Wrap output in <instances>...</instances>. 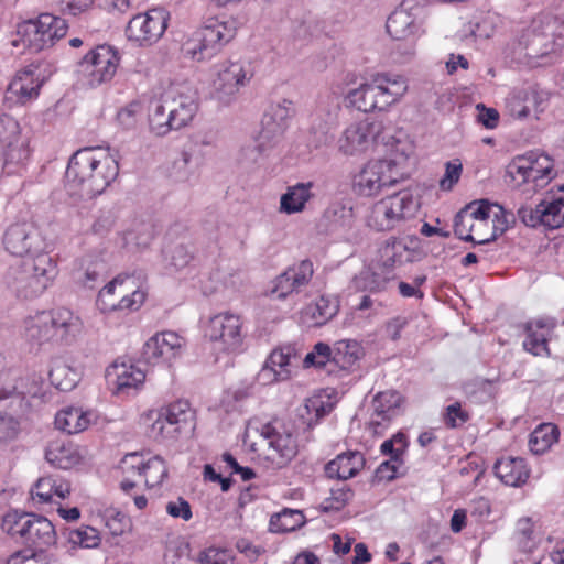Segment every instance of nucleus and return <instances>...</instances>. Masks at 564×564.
I'll return each mask as SVG.
<instances>
[{
	"label": "nucleus",
	"instance_id": "603ef678",
	"mask_svg": "<svg viewBox=\"0 0 564 564\" xmlns=\"http://www.w3.org/2000/svg\"><path fill=\"white\" fill-rule=\"evenodd\" d=\"M128 279V275L119 274L100 290L97 304L102 312H110L115 308V302L108 301V296L113 294L117 285H122Z\"/></svg>",
	"mask_w": 564,
	"mask_h": 564
},
{
	"label": "nucleus",
	"instance_id": "b1692460",
	"mask_svg": "<svg viewBox=\"0 0 564 564\" xmlns=\"http://www.w3.org/2000/svg\"><path fill=\"white\" fill-rule=\"evenodd\" d=\"M313 273V263L308 260H303L297 264L289 267L283 273L278 275L273 281L270 293L275 295L276 299L283 300L293 292H300L302 288L306 286L312 280Z\"/></svg>",
	"mask_w": 564,
	"mask_h": 564
},
{
	"label": "nucleus",
	"instance_id": "5701e85b",
	"mask_svg": "<svg viewBox=\"0 0 564 564\" xmlns=\"http://www.w3.org/2000/svg\"><path fill=\"white\" fill-rule=\"evenodd\" d=\"M402 395L394 390L377 393L371 402L372 413L369 429L373 434H382L391 421L401 413Z\"/></svg>",
	"mask_w": 564,
	"mask_h": 564
},
{
	"label": "nucleus",
	"instance_id": "3c124183",
	"mask_svg": "<svg viewBox=\"0 0 564 564\" xmlns=\"http://www.w3.org/2000/svg\"><path fill=\"white\" fill-rule=\"evenodd\" d=\"M474 220L469 214L463 208L455 215L454 218V232L457 238L464 241L476 242L471 231L474 229Z\"/></svg>",
	"mask_w": 564,
	"mask_h": 564
},
{
	"label": "nucleus",
	"instance_id": "9d476101",
	"mask_svg": "<svg viewBox=\"0 0 564 564\" xmlns=\"http://www.w3.org/2000/svg\"><path fill=\"white\" fill-rule=\"evenodd\" d=\"M291 106V101L283 100L282 104L272 105L269 108L261 121L262 129L259 134V140L241 149V162L257 163L264 150L265 142H270L274 138L282 135L286 129V122L292 116Z\"/></svg>",
	"mask_w": 564,
	"mask_h": 564
},
{
	"label": "nucleus",
	"instance_id": "a19ab883",
	"mask_svg": "<svg viewBox=\"0 0 564 564\" xmlns=\"http://www.w3.org/2000/svg\"><path fill=\"white\" fill-rule=\"evenodd\" d=\"M46 460L59 468L69 469L79 462V455L70 445L51 444L45 452Z\"/></svg>",
	"mask_w": 564,
	"mask_h": 564
},
{
	"label": "nucleus",
	"instance_id": "4468645a",
	"mask_svg": "<svg viewBox=\"0 0 564 564\" xmlns=\"http://www.w3.org/2000/svg\"><path fill=\"white\" fill-rule=\"evenodd\" d=\"M564 29L556 26L552 34L529 32L524 35L523 56L531 67L553 64L564 54Z\"/></svg>",
	"mask_w": 564,
	"mask_h": 564
},
{
	"label": "nucleus",
	"instance_id": "774afa93",
	"mask_svg": "<svg viewBox=\"0 0 564 564\" xmlns=\"http://www.w3.org/2000/svg\"><path fill=\"white\" fill-rule=\"evenodd\" d=\"M398 463L399 464H397V462L395 463L392 462V459L381 463L376 471L377 477L380 480H383V479L392 480L395 477H398L399 475H402L403 474V470H402L403 460H400Z\"/></svg>",
	"mask_w": 564,
	"mask_h": 564
},
{
	"label": "nucleus",
	"instance_id": "e433bc0d",
	"mask_svg": "<svg viewBox=\"0 0 564 564\" xmlns=\"http://www.w3.org/2000/svg\"><path fill=\"white\" fill-rule=\"evenodd\" d=\"M372 80L362 83L359 87L349 90L345 96L347 107L355 108L362 112L380 110L379 99Z\"/></svg>",
	"mask_w": 564,
	"mask_h": 564
},
{
	"label": "nucleus",
	"instance_id": "4d7b16f0",
	"mask_svg": "<svg viewBox=\"0 0 564 564\" xmlns=\"http://www.w3.org/2000/svg\"><path fill=\"white\" fill-rule=\"evenodd\" d=\"M196 564H231V558L226 550L208 547L199 552Z\"/></svg>",
	"mask_w": 564,
	"mask_h": 564
},
{
	"label": "nucleus",
	"instance_id": "39448f33",
	"mask_svg": "<svg viewBox=\"0 0 564 564\" xmlns=\"http://www.w3.org/2000/svg\"><path fill=\"white\" fill-rule=\"evenodd\" d=\"M402 162L395 159L370 160L354 174L351 189L358 197H375L393 187L405 176Z\"/></svg>",
	"mask_w": 564,
	"mask_h": 564
},
{
	"label": "nucleus",
	"instance_id": "4be33fe9",
	"mask_svg": "<svg viewBox=\"0 0 564 564\" xmlns=\"http://www.w3.org/2000/svg\"><path fill=\"white\" fill-rule=\"evenodd\" d=\"M184 346L185 339L174 332L156 333L143 345L142 358L148 364L170 362L182 355Z\"/></svg>",
	"mask_w": 564,
	"mask_h": 564
},
{
	"label": "nucleus",
	"instance_id": "bf43d9fd",
	"mask_svg": "<svg viewBox=\"0 0 564 564\" xmlns=\"http://www.w3.org/2000/svg\"><path fill=\"white\" fill-rule=\"evenodd\" d=\"M542 215V205L541 203L535 206V208H532L530 206L523 205L519 207L517 210V216L528 227L535 228L540 225L543 226V217Z\"/></svg>",
	"mask_w": 564,
	"mask_h": 564
},
{
	"label": "nucleus",
	"instance_id": "6e6552de",
	"mask_svg": "<svg viewBox=\"0 0 564 564\" xmlns=\"http://www.w3.org/2000/svg\"><path fill=\"white\" fill-rule=\"evenodd\" d=\"M365 355L362 345L356 339H340L330 347L317 343L303 359L304 368H324L333 364L341 370H350Z\"/></svg>",
	"mask_w": 564,
	"mask_h": 564
},
{
	"label": "nucleus",
	"instance_id": "7c9ffc66",
	"mask_svg": "<svg viewBox=\"0 0 564 564\" xmlns=\"http://www.w3.org/2000/svg\"><path fill=\"white\" fill-rule=\"evenodd\" d=\"M494 471L503 484L511 487L521 486L530 475L524 459L519 457L498 459L494 466Z\"/></svg>",
	"mask_w": 564,
	"mask_h": 564
},
{
	"label": "nucleus",
	"instance_id": "13d9d810",
	"mask_svg": "<svg viewBox=\"0 0 564 564\" xmlns=\"http://www.w3.org/2000/svg\"><path fill=\"white\" fill-rule=\"evenodd\" d=\"M53 487H54V476L53 475L40 478L35 482V485L31 491L33 499H37L39 502H41V503L51 502Z\"/></svg>",
	"mask_w": 564,
	"mask_h": 564
},
{
	"label": "nucleus",
	"instance_id": "09e8293b",
	"mask_svg": "<svg viewBox=\"0 0 564 564\" xmlns=\"http://www.w3.org/2000/svg\"><path fill=\"white\" fill-rule=\"evenodd\" d=\"M304 523V516L299 510L285 509L276 514V522L271 518L270 525L275 532H290Z\"/></svg>",
	"mask_w": 564,
	"mask_h": 564
},
{
	"label": "nucleus",
	"instance_id": "864d4df0",
	"mask_svg": "<svg viewBox=\"0 0 564 564\" xmlns=\"http://www.w3.org/2000/svg\"><path fill=\"white\" fill-rule=\"evenodd\" d=\"M469 420V413L462 409L459 402L449 404L445 409L444 423L449 429H457Z\"/></svg>",
	"mask_w": 564,
	"mask_h": 564
},
{
	"label": "nucleus",
	"instance_id": "052dcab7",
	"mask_svg": "<svg viewBox=\"0 0 564 564\" xmlns=\"http://www.w3.org/2000/svg\"><path fill=\"white\" fill-rule=\"evenodd\" d=\"M463 172V165L458 160L447 162L445 165V174L440 181V186L444 191H451L459 181Z\"/></svg>",
	"mask_w": 564,
	"mask_h": 564
},
{
	"label": "nucleus",
	"instance_id": "0e129e2a",
	"mask_svg": "<svg viewBox=\"0 0 564 564\" xmlns=\"http://www.w3.org/2000/svg\"><path fill=\"white\" fill-rule=\"evenodd\" d=\"M144 460L138 453H130L126 455L120 464L122 473L127 476L142 477Z\"/></svg>",
	"mask_w": 564,
	"mask_h": 564
},
{
	"label": "nucleus",
	"instance_id": "6ab92c4d",
	"mask_svg": "<svg viewBox=\"0 0 564 564\" xmlns=\"http://www.w3.org/2000/svg\"><path fill=\"white\" fill-rule=\"evenodd\" d=\"M161 99L181 129L193 120L198 109L197 93L188 83L171 84Z\"/></svg>",
	"mask_w": 564,
	"mask_h": 564
},
{
	"label": "nucleus",
	"instance_id": "9b49d317",
	"mask_svg": "<svg viewBox=\"0 0 564 564\" xmlns=\"http://www.w3.org/2000/svg\"><path fill=\"white\" fill-rule=\"evenodd\" d=\"M29 155L18 121L10 116H0V171L8 174L15 172Z\"/></svg>",
	"mask_w": 564,
	"mask_h": 564
},
{
	"label": "nucleus",
	"instance_id": "f257e3e1",
	"mask_svg": "<svg viewBox=\"0 0 564 564\" xmlns=\"http://www.w3.org/2000/svg\"><path fill=\"white\" fill-rule=\"evenodd\" d=\"M117 160L101 149L84 148L73 154L66 169L67 184L89 198L102 194L117 178Z\"/></svg>",
	"mask_w": 564,
	"mask_h": 564
},
{
	"label": "nucleus",
	"instance_id": "f3484780",
	"mask_svg": "<svg viewBox=\"0 0 564 564\" xmlns=\"http://www.w3.org/2000/svg\"><path fill=\"white\" fill-rule=\"evenodd\" d=\"M167 28V12L155 8L145 13L135 14L126 28V35L140 46H149L158 42Z\"/></svg>",
	"mask_w": 564,
	"mask_h": 564
},
{
	"label": "nucleus",
	"instance_id": "58836bf2",
	"mask_svg": "<svg viewBox=\"0 0 564 564\" xmlns=\"http://www.w3.org/2000/svg\"><path fill=\"white\" fill-rule=\"evenodd\" d=\"M111 369L116 376L117 390L120 392L129 389H137L145 379L143 370L132 364L127 365L124 362H115Z\"/></svg>",
	"mask_w": 564,
	"mask_h": 564
},
{
	"label": "nucleus",
	"instance_id": "49530a36",
	"mask_svg": "<svg viewBox=\"0 0 564 564\" xmlns=\"http://www.w3.org/2000/svg\"><path fill=\"white\" fill-rule=\"evenodd\" d=\"M492 236L490 238L480 240L478 243H486L495 240L499 235H502L509 227L516 223V215L506 210L501 205L494 204L491 212Z\"/></svg>",
	"mask_w": 564,
	"mask_h": 564
},
{
	"label": "nucleus",
	"instance_id": "20e7f679",
	"mask_svg": "<svg viewBox=\"0 0 564 564\" xmlns=\"http://www.w3.org/2000/svg\"><path fill=\"white\" fill-rule=\"evenodd\" d=\"M56 274V267L50 254L26 258L18 267H12L7 274V285L21 299L41 295Z\"/></svg>",
	"mask_w": 564,
	"mask_h": 564
},
{
	"label": "nucleus",
	"instance_id": "aec40b11",
	"mask_svg": "<svg viewBox=\"0 0 564 564\" xmlns=\"http://www.w3.org/2000/svg\"><path fill=\"white\" fill-rule=\"evenodd\" d=\"M242 323L240 317L230 313H220L210 317L206 336L220 344L223 350H236L242 343Z\"/></svg>",
	"mask_w": 564,
	"mask_h": 564
},
{
	"label": "nucleus",
	"instance_id": "8fccbe9b",
	"mask_svg": "<svg viewBox=\"0 0 564 564\" xmlns=\"http://www.w3.org/2000/svg\"><path fill=\"white\" fill-rule=\"evenodd\" d=\"M39 386L34 378H20L11 389L0 390V399L17 397L24 400L28 397H35Z\"/></svg>",
	"mask_w": 564,
	"mask_h": 564
},
{
	"label": "nucleus",
	"instance_id": "7ed1b4c3",
	"mask_svg": "<svg viewBox=\"0 0 564 564\" xmlns=\"http://www.w3.org/2000/svg\"><path fill=\"white\" fill-rule=\"evenodd\" d=\"M236 32L237 21L234 18L210 17L183 43L182 51L194 61L208 59L229 43Z\"/></svg>",
	"mask_w": 564,
	"mask_h": 564
},
{
	"label": "nucleus",
	"instance_id": "de8ad7c7",
	"mask_svg": "<svg viewBox=\"0 0 564 564\" xmlns=\"http://www.w3.org/2000/svg\"><path fill=\"white\" fill-rule=\"evenodd\" d=\"M166 476L167 469L164 460L160 456H153L144 462L142 477L148 487L161 485Z\"/></svg>",
	"mask_w": 564,
	"mask_h": 564
},
{
	"label": "nucleus",
	"instance_id": "680f3d73",
	"mask_svg": "<svg viewBox=\"0 0 564 564\" xmlns=\"http://www.w3.org/2000/svg\"><path fill=\"white\" fill-rule=\"evenodd\" d=\"M463 209L469 214L474 221H487L491 217L494 204H490L488 200L471 202Z\"/></svg>",
	"mask_w": 564,
	"mask_h": 564
},
{
	"label": "nucleus",
	"instance_id": "423d86ee",
	"mask_svg": "<svg viewBox=\"0 0 564 564\" xmlns=\"http://www.w3.org/2000/svg\"><path fill=\"white\" fill-rule=\"evenodd\" d=\"M420 208V202L409 191H401L373 203L366 216L365 225L371 230L390 231L413 218Z\"/></svg>",
	"mask_w": 564,
	"mask_h": 564
},
{
	"label": "nucleus",
	"instance_id": "f8f14e48",
	"mask_svg": "<svg viewBox=\"0 0 564 564\" xmlns=\"http://www.w3.org/2000/svg\"><path fill=\"white\" fill-rule=\"evenodd\" d=\"M3 245L8 252L17 257L36 258L45 252V240L39 227L32 221L11 224L3 235Z\"/></svg>",
	"mask_w": 564,
	"mask_h": 564
},
{
	"label": "nucleus",
	"instance_id": "f704fd0d",
	"mask_svg": "<svg viewBox=\"0 0 564 564\" xmlns=\"http://www.w3.org/2000/svg\"><path fill=\"white\" fill-rule=\"evenodd\" d=\"M313 183H297L289 186L280 198V212L286 215L297 214L305 209L306 203L313 197Z\"/></svg>",
	"mask_w": 564,
	"mask_h": 564
},
{
	"label": "nucleus",
	"instance_id": "ddd939ff",
	"mask_svg": "<svg viewBox=\"0 0 564 564\" xmlns=\"http://www.w3.org/2000/svg\"><path fill=\"white\" fill-rule=\"evenodd\" d=\"M119 61V54L112 46L98 45L78 63V73L87 85L96 87L115 76Z\"/></svg>",
	"mask_w": 564,
	"mask_h": 564
},
{
	"label": "nucleus",
	"instance_id": "2eb2a0df",
	"mask_svg": "<svg viewBox=\"0 0 564 564\" xmlns=\"http://www.w3.org/2000/svg\"><path fill=\"white\" fill-rule=\"evenodd\" d=\"M422 9L412 3L403 1L387 19L386 29L389 35L395 41H410L405 55L414 54V39L423 32Z\"/></svg>",
	"mask_w": 564,
	"mask_h": 564
},
{
	"label": "nucleus",
	"instance_id": "c9c22d12",
	"mask_svg": "<svg viewBox=\"0 0 564 564\" xmlns=\"http://www.w3.org/2000/svg\"><path fill=\"white\" fill-rule=\"evenodd\" d=\"M378 253V265L381 267L386 273L410 261V249L403 241L398 239H388L380 247Z\"/></svg>",
	"mask_w": 564,
	"mask_h": 564
},
{
	"label": "nucleus",
	"instance_id": "0eeeda50",
	"mask_svg": "<svg viewBox=\"0 0 564 564\" xmlns=\"http://www.w3.org/2000/svg\"><path fill=\"white\" fill-rule=\"evenodd\" d=\"M261 436L267 443L262 459L273 470L286 467L297 454V443L293 425L274 419L261 427Z\"/></svg>",
	"mask_w": 564,
	"mask_h": 564
},
{
	"label": "nucleus",
	"instance_id": "338daca9",
	"mask_svg": "<svg viewBox=\"0 0 564 564\" xmlns=\"http://www.w3.org/2000/svg\"><path fill=\"white\" fill-rule=\"evenodd\" d=\"M144 300V292L134 290L130 295H123L119 302L115 303V308L112 311H135L142 305Z\"/></svg>",
	"mask_w": 564,
	"mask_h": 564
},
{
	"label": "nucleus",
	"instance_id": "1a4fd4ad",
	"mask_svg": "<svg viewBox=\"0 0 564 564\" xmlns=\"http://www.w3.org/2000/svg\"><path fill=\"white\" fill-rule=\"evenodd\" d=\"M67 29L68 25L64 19L43 13L36 20L19 24L18 35L25 47L32 52H40L52 47L56 41L63 39Z\"/></svg>",
	"mask_w": 564,
	"mask_h": 564
},
{
	"label": "nucleus",
	"instance_id": "393cba45",
	"mask_svg": "<svg viewBox=\"0 0 564 564\" xmlns=\"http://www.w3.org/2000/svg\"><path fill=\"white\" fill-rule=\"evenodd\" d=\"M556 327L554 318H535L524 324L523 348L534 356H550L549 340Z\"/></svg>",
	"mask_w": 564,
	"mask_h": 564
},
{
	"label": "nucleus",
	"instance_id": "cd10ccee",
	"mask_svg": "<svg viewBox=\"0 0 564 564\" xmlns=\"http://www.w3.org/2000/svg\"><path fill=\"white\" fill-rule=\"evenodd\" d=\"M365 466V457L358 451H348L337 455L326 464L325 474L328 478L347 480L354 478Z\"/></svg>",
	"mask_w": 564,
	"mask_h": 564
},
{
	"label": "nucleus",
	"instance_id": "a878e982",
	"mask_svg": "<svg viewBox=\"0 0 564 564\" xmlns=\"http://www.w3.org/2000/svg\"><path fill=\"white\" fill-rule=\"evenodd\" d=\"M379 99L380 110H386L398 102L408 91L409 85L404 76L393 73H377L371 76Z\"/></svg>",
	"mask_w": 564,
	"mask_h": 564
},
{
	"label": "nucleus",
	"instance_id": "c03bdc74",
	"mask_svg": "<svg viewBox=\"0 0 564 564\" xmlns=\"http://www.w3.org/2000/svg\"><path fill=\"white\" fill-rule=\"evenodd\" d=\"M557 437L558 431L555 425L542 424L530 435V449L534 454H543L557 441Z\"/></svg>",
	"mask_w": 564,
	"mask_h": 564
},
{
	"label": "nucleus",
	"instance_id": "a18cd8bd",
	"mask_svg": "<svg viewBox=\"0 0 564 564\" xmlns=\"http://www.w3.org/2000/svg\"><path fill=\"white\" fill-rule=\"evenodd\" d=\"M33 514L21 513L18 510L9 511L2 519L1 528L9 535L19 536L22 541L28 532L30 520Z\"/></svg>",
	"mask_w": 564,
	"mask_h": 564
},
{
	"label": "nucleus",
	"instance_id": "e2e57ef3",
	"mask_svg": "<svg viewBox=\"0 0 564 564\" xmlns=\"http://www.w3.org/2000/svg\"><path fill=\"white\" fill-rule=\"evenodd\" d=\"M70 541L79 543L85 547H95L99 544V536L97 530L90 527L77 529L70 533Z\"/></svg>",
	"mask_w": 564,
	"mask_h": 564
},
{
	"label": "nucleus",
	"instance_id": "5fc2aeb1",
	"mask_svg": "<svg viewBox=\"0 0 564 564\" xmlns=\"http://www.w3.org/2000/svg\"><path fill=\"white\" fill-rule=\"evenodd\" d=\"M513 160H525L534 170L536 169L540 172L553 175V162L546 154L530 151L523 155L516 156Z\"/></svg>",
	"mask_w": 564,
	"mask_h": 564
},
{
	"label": "nucleus",
	"instance_id": "ea45409f",
	"mask_svg": "<svg viewBox=\"0 0 564 564\" xmlns=\"http://www.w3.org/2000/svg\"><path fill=\"white\" fill-rule=\"evenodd\" d=\"M48 376L52 384L62 391L72 390L78 380L76 370L62 358H56L52 361Z\"/></svg>",
	"mask_w": 564,
	"mask_h": 564
},
{
	"label": "nucleus",
	"instance_id": "412c9836",
	"mask_svg": "<svg viewBox=\"0 0 564 564\" xmlns=\"http://www.w3.org/2000/svg\"><path fill=\"white\" fill-rule=\"evenodd\" d=\"M379 122L368 120L348 126L338 139V149L345 155H356L366 152L376 141L380 131Z\"/></svg>",
	"mask_w": 564,
	"mask_h": 564
},
{
	"label": "nucleus",
	"instance_id": "2f4dec72",
	"mask_svg": "<svg viewBox=\"0 0 564 564\" xmlns=\"http://www.w3.org/2000/svg\"><path fill=\"white\" fill-rule=\"evenodd\" d=\"M26 529L28 532L23 539L25 544L43 550L56 542L55 528L53 523L44 517L33 514Z\"/></svg>",
	"mask_w": 564,
	"mask_h": 564
},
{
	"label": "nucleus",
	"instance_id": "4c0bfd02",
	"mask_svg": "<svg viewBox=\"0 0 564 564\" xmlns=\"http://www.w3.org/2000/svg\"><path fill=\"white\" fill-rule=\"evenodd\" d=\"M149 127L151 132L158 137H164L172 130L181 129L161 98L152 105L149 113Z\"/></svg>",
	"mask_w": 564,
	"mask_h": 564
},
{
	"label": "nucleus",
	"instance_id": "79ce46f5",
	"mask_svg": "<svg viewBox=\"0 0 564 564\" xmlns=\"http://www.w3.org/2000/svg\"><path fill=\"white\" fill-rule=\"evenodd\" d=\"M560 191L563 192L561 196L541 202L542 215L540 216L543 217V226L550 229H556L564 225V187H561Z\"/></svg>",
	"mask_w": 564,
	"mask_h": 564
},
{
	"label": "nucleus",
	"instance_id": "6e6d98bb",
	"mask_svg": "<svg viewBox=\"0 0 564 564\" xmlns=\"http://www.w3.org/2000/svg\"><path fill=\"white\" fill-rule=\"evenodd\" d=\"M106 527L115 535H122L129 527V519L124 513L117 510H108L105 514Z\"/></svg>",
	"mask_w": 564,
	"mask_h": 564
},
{
	"label": "nucleus",
	"instance_id": "f03ea898",
	"mask_svg": "<svg viewBox=\"0 0 564 564\" xmlns=\"http://www.w3.org/2000/svg\"><path fill=\"white\" fill-rule=\"evenodd\" d=\"M82 330L83 321L66 307L40 312L25 322L26 336L39 344L70 345Z\"/></svg>",
	"mask_w": 564,
	"mask_h": 564
},
{
	"label": "nucleus",
	"instance_id": "bb28decb",
	"mask_svg": "<svg viewBox=\"0 0 564 564\" xmlns=\"http://www.w3.org/2000/svg\"><path fill=\"white\" fill-rule=\"evenodd\" d=\"M35 70L30 67L20 70L9 84L8 93L11 98H15L17 102L26 104L37 98L43 79L35 74Z\"/></svg>",
	"mask_w": 564,
	"mask_h": 564
},
{
	"label": "nucleus",
	"instance_id": "473e14b6",
	"mask_svg": "<svg viewBox=\"0 0 564 564\" xmlns=\"http://www.w3.org/2000/svg\"><path fill=\"white\" fill-rule=\"evenodd\" d=\"M507 174L516 185L532 183L534 188L544 187L553 177L551 174L534 170L525 160H512L507 167Z\"/></svg>",
	"mask_w": 564,
	"mask_h": 564
},
{
	"label": "nucleus",
	"instance_id": "69168bd1",
	"mask_svg": "<svg viewBox=\"0 0 564 564\" xmlns=\"http://www.w3.org/2000/svg\"><path fill=\"white\" fill-rule=\"evenodd\" d=\"M166 512L171 517L181 518L184 521H188L193 517L189 502L182 497H178L176 500L169 501L166 505Z\"/></svg>",
	"mask_w": 564,
	"mask_h": 564
},
{
	"label": "nucleus",
	"instance_id": "37998d69",
	"mask_svg": "<svg viewBox=\"0 0 564 564\" xmlns=\"http://www.w3.org/2000/svg\"><path fill=\"white\" fill-rule=\"evenodd\" d=\"M338 302L333 299L321 296L306 308V314L311 316L315 326H322L332 319L338 313Z\"/></svg>",
	"mask_w": 564,
	"mask_h": 564
},
{
	"label": "nucleus",
	"instance_id": "c756f323",
	"mask_svg": "<svg viewBox=\"0 0 564 564\" xmlns=\"http://www.w3.org/2000/svg\"><path fill=\"white\" fill-rule=\"evenodd\" d=\"M354 207L344 199L332 202L323 213L322 225L327 232H341L351 228Z\"/></svg>",
	"mask_w": 564,
	"mask_h": 564
},
{
	"label": "nucleus",
	"instance_id": "dca6fc26",
	"mask_svg": "<svg viewBox=\"0 0 564 564\" xmlns=\"http://www.w3.org/2000/svg\"><path fill=\"white\" fill-rule=\"evenodd\" d=\"M195 413L185 400H177L162 406L156 420L151 425V434L155 438H175L186 429L194 427Z\"/></svg>",
	"mask_w": 564,
	"mask_h": 564
},
{
	"label": "nucleus",
	"instance_id": "72a5a7b5",
	"mask_svg": "<svg viewBox=\"0 0 564 564\" xmlns=\"http://www.w3.org/2000/svg\"><path fill=\"white\" fill-rule=\"evenodd\" d=\"M93 417H96L93 412H84L78 408H67L56 414L55 426L67 434H76L88 429Z\"/></svg>",
	"mask_w": 564,
	"mask_h": 564
},
{
	"label": "nucleus",
	"instance_id": "c85d7f7f",
	"mask_svg": "<svg viewBox=\"0 0 564 564\" xmlns=\"http://www.w3.org/2000/svg\"><path fill=\"white\" fill-rule=\"evenodd\" d=\"M291 347L273 350L259 372V380L263 383L283 381L291 377Z\"/></svg>",
	"mask_w": 564,
	"mask_h": 564
},
{
	"label": "nucleus",
	"instance_id": "a211bd4d",
	"mask_svg": "<svg viewBox=\"0 0 564 564\" xmlns=\"http://www.w3.org/2000/svg\"><path fill=\"white\" fill-rule=\"evenodd\" d=\"M249 78V72L241 62L227 61L219 64L213 82V98L225 106L231 104Z\"/></svg>",
	"mask_w": 564,
	"mask_h": 564
}]
</instances>
